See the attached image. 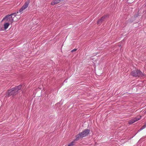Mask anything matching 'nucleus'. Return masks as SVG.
<instances>
[{
    "instance_id": "nucleus-13",
    "label": "nucleus",
    "mask_w": 146,
    "mask_h": 146,
    "mask_svg": "<svg viewBox=\"0 0 146 146\" xmlns=\"http://www.w3.org/2000/svg\"><path fill=\"white\" fill-rule=\"evenodd\" d=\"M102 21L100 20V19H99L98 20L97 22V23L98 24L100 25L101 24Z\"/></svg>"
},
{
    "instance_id": "nucleus-1",
    "label": "nucleus",
    "mask_w": 146,
    "mask_h": 146,
    "mask_svg": "<svg viewBox=\"0 0 146 146\" xmlns=\"http://www.w3.org/2000/svg\"><path fill=\"white\" fill-rule=\"evenodd\" d=\"M90 132L89 130L86 129L82 132L79 133L76 136V140H78L79 139H81L86 136Z\"/></svg>"
},
{
    "instance_id": "nucleus-7",
    "label": "nucleus",
    "mask_w": 146,
    "mask_h": 146,
    "mask_svg": "<svg viewBox=\"0 0 146 146\" xmlns=\"http://www.w3.org/2000/svg\"><path fill=\"white\" fill-rule=\"evenodd\" d=\"M7 94L9 96L11 95H13L15 94V93L13 89V88H11V89L8 90L7 91Z\"/></svg>"
},
{
    "instance_id": "nucleus-8",
    "label": "nucleus",
    "mask_w": 146,
    "mask_h": 146,
    "mask_svg": "<svg viewBox=\"0 0 146 146\" xmlns=\"http://www.w3.org/2000/svg\"><path fill=\"white\" fill-rule=\"evenodd\" d=\"M61 1V0H54L51 2V4L52 5H54L59 3Z\"/></svg>"
},
{
    "instance_id": "nucleus-5",
    "label": "nucleus",
    "mask_w": 146,
    "mask_h": 146,
    "mask_svg": "<svg viewBox=\"0 0 146 146\" xmlns=\"http://www.w3.org/2000/svg\"><path fill=\"white\" fill-rule=\"evenodd\" d=\"M141 117V116L140 115H138L136 117L132 118L128 121V123L129 124H131L135 122L138 121L140 119Z\"/></svg>"
},
{
    "instance_id": "nucleus-11",
    "label": "nucleus",
    "mask_w": 146,
    "mask_h": 146,
    "mask_svg": "<svg viewBox=\"0 0 146 146\" xmlns=\"http://www.w3.org/2000/svg\"><path fill=\"white\" fill-rule=\"evenodd\" d=\"M146 127V122L145 123V124L140 128L139 131H140L144 129Z\"/></svg>"
},
{
    "instance_id": "nucleus-10",
    "label": "nucleus",
    "mask_w": 146,
    "mask_h": 146,
    "mask_svg": "<svg viewBox=\"0 0 146 146\" xmlns=\"http://www.w3.org/2000/svg\"><path fill=\"white\" fill-rule=\"evenodd\" d=\"M78 140H76V139L74 140L73 141H72L71 143L68 145V146H74V143H75V142Z\"/></svg>"
},
{
    "instance_id": "nucleus-15",
    "label": "nucleus",
    "mask_w": 146,
    "mask_h": 146,
    "mask_svg": "<svg viewBox=\"0 0 146 146\" xmlns=\"http://www.w3.org/2000/svg\"><path fill=\"white\" fill-rule=\"evenodd\" d=\"M77 49H73L71 51V52H73L74 51H76V50H77Z\"/></svg>"
},
{
    "instance_id": "nucleus-12",
    "label": "nucleus",
    "mask_w": 146,
    "mask_h": 146,
    "mask_svg": "<svg viewBox=\"0 0 146 146\" xmlns=\"http://www.w3.org/2000/svg\"><path fill=\"white\" fill-rule=\"evenodd\" d=\"M106 16H105L101 17L100 19V20L102 21V22L104 21L106 19Z\"/></svg>"
},
{
    "instance_id": "nucleus-9",
    "label": "nucleus",
    "mask_w": 146,
    "mask_h": 146,
    "mask_svg": "<svg viewBox=\"0 0 146 146\" xmlns=\"http://www.w3.org/2000/svg\"><path fill=\"white\" fill-rule=\"evenodd\" d=\"M10 25L9 23H6L4 24V28L5 29H7Z\"/></svg>"
},
{
    "instance_id": "nucleus-4",
    "label": "nucleus",
    "mask_w": 146,
    "mask_h": 146,
    "mask_svg": "<svg viewBox=\"0 0 146 146\" xmlns=\"http://www.w3.org/2000/svg\"><path fill=\"white\" fill-rule=\"evenodd\" d=\"M30 0H27V1L21 7L19 10V12L22 13V12L28 6L29 4L30 3Z\"/></svg>"
},
{
    "instance_id": "nucleus-3",
    "label": "nucleus",
    "mask_w": 146,
    "mask_h": 146,
    "mask_svg": "<svg viewBox=\"0 0 146 146\" xmlns=\"http://www.w3.org/2000/svg\"><path fill=\"white\" fill-rule=\"evenodd\" d=\"M16 13H12L11 14L6 16L3 19V20H5L7 23H12L13 21L14 17L13 18L12 16H14L15 17L16 15Z\"/></svg>"
},
{
    "instance_id": "nucleus-6",
    "label": "nucleus",
    "mask_w": 146,
    "mask_h": 146,
    "mask_svg": "<svg viewBox=\"0 0 146 146\" xmlns=\"http://www.w3.org/2000/svg\"><path fill=\"white\" fill-rule=\"evenodd\" d=\"M21 87L22 86L21 85H19L12 88L14 90L15 94H16L18 93V91L21 89Z\"/></svg>"
},
{
    "instance_id": "nucleus-2",
    "label": "nucleus",
    "mask_w": 146,
    "mask_h": 146,
    "mask_svg": "<svg viewBox=\"0 0 146 146\" xmlns=\"http://www.w3.org/2000/svg\"><path fill=\"white\" fill-rule=\"evenodd\" d=\"M131 74L136 77H142L144 76V74L139 70H133L131 72Z\"/></svg>"
},
{
    "instance_id": "nucleus-14",
    "label": "nucleus",
    "mask_w": 146,
    "mask_h": 146,
    "mask_svg": "<svg viewBox=\"0 0 146 146\" xmlns=\"http://www.w3.org/2000/svg\"><path fill=\"white\" fill-rule=\"evenodd\" d=\"M142 113H143L144 114H146V105L145 106V109L143 111Z\"/></svg>"
}]
</instances>
